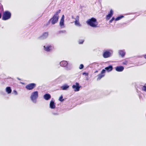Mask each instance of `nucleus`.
<instances>
[{"label":"nucleus","instance_id":"f257e3e1","mask_svg":"<svg viewBox=\"0 0 146 146\" xmlns=\"http://www.w3.org/2000/svg\"><path fill=\"white\" fill-rule=\"evenodd\" d=\"M86 23L88 25L92 27L96 28L98 27L97 20L94 17H92L88 20Z\"/></svg>","mask_w":146,"mask_h":146},{"label":"nucleus","instance_id":"f03ea898","mask_svg":"<svg viewBox=\"0 0 146 146\" xmlns=\"http://www.w3.org/2000/svg\"><path fill=\"white\" fill-rule=\"evenodd\" d=\"M60 66L65 68L66 70H70L72 68V65L71 63L68 64L67 61L63 60L60 63Z\"/></svg>","mask_w":146,"mask_h":146},{"label":"nucleus","instance_id":"7ed1b4c3","mask_svg":"<svg viewBox=\"0 0 146 146\" xmlns=\"http://www.w3.org/2000/svg\"><path fill=\"white\" fill-rule=\"evenodd\" d=\"M38 96V91H36L32 92L30 96L31 101L34 103L36 104L37 102V99Z\"/></svg>","mask_w":146,"mask_h":146},{"label":"nucleus","instance_id":"20e7f679","mask_svg":"<svg viewBox=\"0 0 146 146\" xmlns=\"http://www.w3.org/2000/svg\"><path fill=\"white\" fill-rule=\"evenodd\" d=\"M11 16V14L10 12L7 11H5L3 13L2 19L4 21L8 20L10 19Z\"/></svg>","mask_w":146,"mask_h":146},{"label":"nucleus","instance_id":"39448f33","mask_svg":"<svg viewBox=\"0 0 146 146\" xmlns=\"http://www.w3.org/2000/svg\"><path fill=\"white\" fill-rule=\"evenodd\" d=\"M58 17L54 15L52 18L50 19L47 23V25H48L50 22H51L52 25H54L58 21Z\"/></svg>","mask_w":146,"mask_h":146},{"label":"nucleus","instance_id":"423d86ee","mask_svg":"<svg viewBox=\"0 0 146 146\" xmlns=\"http://www.w3.org/2000/svg\"><path fill=\"white\" fill-rule=\"evenodd\" d=\"M44 50L47 52H50L54 48L51 45L47 44L44 46Z\"/></svg>","mask_w":146,"mask_h":146},{"label":"nucleus","instance_id":"0eeeda50","mask_svg":"<svg viewBox=\"0 0 146 146\" xmlns=\"http://www.w3.org/2000/svg\"><path fill=\"white\" fill-rule=\"evenodd\" d=\"M36 86L35 83H31L25 86V88L28 90H31L34 89Z\"/></svg>","mask_w":146,"mask_h":146},{"label":"nucleus","instance_id":"6e6552de","mask_svg":"<svg viewBox=\"0 0 146 146\" xmlns=\"http://www.w3.org/2000/svg\"><path fill=\"white\" fill-rule=\"evenodd\" d=\"M81 87V86L80 85L79 83L76 82L75 84L72 85V88L75 92H78L79 91Z\"/></svg>","mask_w":146,"mask_h":146},{"label":"nucleus","instance_id":"1a4fd4ad","mask_svg":"<svg viewBox=\"0 0 146 146\" xmlns=\"http://www.w3.org/2000/svg\"><path fill=\"white\" fill-rule=\"evenodd\" d=\"M105 70L103 69L101 73L98 75V80H100L105 75Z\"/></svg>","mask_w":146,"mask_h":146},{"label":"nucleus","instance_id":"9d476101","mask_svg":"<svg viewBox=\"0 0 146 146\" xmlns=\"http://www.w3.org/2000/svg\"><path fill=\"white\" fill-rule=\"evenodd\" d=\"M66 80V77L65 76H62L59 77L56 79V81L60 83L62 81H65Z\"/></svg>","mask_w":146,"mask_h":146},{"label":"nucleus","instance_id":"9b49d317","mask_svg":"<svg viewBox=\"0 0 146 146\" xmlns=\"http://www.w3.org/2000/svg\"><path fill=\"white\" fill-rule=\"evenodd\" d=\"M64 15H63L62 16L61 20L60 22V25L61 28H63L64 27Z\"/></svg>","mask_w":146,"mask_h":146},{"label":"nucleus","instance_id":"f8f14e48","mask_svg":"<svg viewBox=\"0 0 146 146\" xmlns=\"http://www.w3.org/2000/svg\"><path fill=\"white\" fill-rule=\"evenodd\" d=\"M48 36V33L46 32L40 36L39 38L41 40H43L46 39Z\"/></svg>","mask_w":146,"mask_h":146},{"label":"nucleus","instance_id":"ddd939ff","mask_svg":"<svg viewBox=\"0 0 146 146\" xmlns=\"http://www.w3.org/2000/svg\"><path fill=\"white\" fill-rule=\"evenodd\" d=\"M111 56V53L109 51H106L104 52L103 54V56L104 58H108Z\"/></svg>","mask_w":146,"mask_h":146},{"label":"nucleus","instance_id":"4468645a","mask_svg":"<svg viewBox=\"0 0 146 146\" xmlns=\"http://www.w3.org/2000/svg\"><path fill=\"white\" fill-rule=\"evenodd\" d=\"M113 11L112 9H111L108 14L106 16V19L107 20H109L112 16L113 14Z\"/></svg>","mask_w":146,"mask_h":146},{"label":"nucleus","instance_id":"2eb2a0df","mask_svg":"<svg viewBox=\"0 0 146 146\" xmlns=\"http://www.w3.org/2000/svg\"><path fill=\"white\" fill-rule=\"evenodd\" d=\"M124 69V67L122 66H119L115 67V70L117 72H122Z\"/></svg>","mask_w":146,"mask_h":146},{"label":"nucleus","instance_id":"dca6fc26","mask_svg":"<svg viewBox=\"0 0 146 146\" xmlns=\"http://www.w3.org/2000/svg\"><path fill=\"white\" fill-rule=\"evenodd\" d=\"M55 107L54 101L52 99L50 102V108L52 109H54L55 108Z\"/></svg>","mask_w":146,"mask_h":146},{"label":"nucleus","instance_id":"f3484780","mask_svg":"<svg viewBox=\"0 0 146 146\" xmlns=\"http://www.w3.org/2000/svg\"><path fill=\"white\" fill-rule=\"evenodd\" d=\"M113 69V67L111 65H109L108 66L105 68L104 70H105V71L106 70L108 72H109L111 71Z\"/></svg>","mask_w":146,"mask_h":146},{"label":"nucleus","instance_id":"a211bd4d","mask_svg":"<svg viewBox=\"0 0 146 146\" xmlns=\"http://www.w3.org/2000/svg\"><path fill=\"white\" fill-rule=\"evenodd\" d=\"M51 98V95L49 94H46L43 96L44 98L46 100H49Z\"/></svg>","mask_w":146,"mask_h":146},{"label":"nucleus","instance_id":"6ab92c4d","mask_svg":"<svg viewBox=\"0 0 146 146\" xmlns=\"http://www.w3.org/2000/svg\"><path fill=\"white\" fill-rule=\"evenodd\" d=\"M69 87V86L67 84H65L61 87V88L62 90H66Z\"/></svg>","mask_w":146,"mask_h":146},{"label":"nucleus","instance_id":"aec40b11","mask_svg":"<svg viewBox=\"0 0 146 146\" xmlns=\"http://www.w3.org/2000/svg\"><path fill=\"white\" fill-rule=\"evenodd\" d=\"M119 54L120 55L121 57H123L125 55V52L124 50H120L119 51Z\"/></svg>","mask_w":146,"mask_h":146},{"label":"nucleus","instance_id":"412c9836","mask_svg":"<svg viewBox=\"0 0 146 146\" xmlns=\"http://www.w3.org/2000/svg\"><path fill=\"white\" fill-rule=\"evenodd\" d=\"M12 91V90L10 87H7L6 88V92L8 94L11 93Z\"/></svg>","mask_w":146,"mask_h":146},{"label":"nucleus","instance_id":"4be33fe9","mask_svg":"<svg viewBox=\"0 0 146 146\" xmlns=\"http://www.w3.org/2000/svg\"><path fill=\"white\" fill-rule=\"evenodd\" d=\"M124 17V16L123 15H120L118 17H117V18H116L115 19V21H119L122 18H123Z\"/></svg>","mask_w":146,"mask_h":146},{"label":"nucleus","instance_id":"5701e85b","mask_svg":"<svg viewBox=\"0 0 146 146\" xmlns=\"http://www.w3.org/2000/svg\"><path fill=\"white\" fill-rule=\"evenodd\" d=\"M75 25L76 26H78L80 27L81 26V25L80 24L79 21H75Z\"/></svg>","mask_w":146,"mask_h":146},{"label":"nucleus","instance_id":"b1692460","mask_svg":"<svg viewBox=\"0 0 146 146\" xmlns=\"http://www.w3.org/2000/svg\"><path fill=\"white\" fill-rule=\"evenodd\" d=\"M61 11V10L60 9L58 11H57L55 14L54 15V16L58 17V14L60 13Z\"/></svg>","mask_w":146,"mask_h":146},{"label":"nucleus","instance_id":"393cba45","mask_svg":"<svg viewBox=\"0 0 146 146\" xmlns=\"http://www.w3.org/2000/svg\"><path fill=\"white\" fill-rule=\"evenodd\" d=\"M63 97L62 95H61L59 98V100L60 101L62 102L64 100V99H63Z\"/></svg>","mask_w":146,"mask_h":146},{"label":"nucleus","instance_id":"a878e982","mask_svg":"<svg viewBox=\"0 0 146 146\" xmlns=\"http://www.w3.org/2000/svg\"><path fill=\"white\" fill-rule=\"evenodd\" d=\"M84 41V40H79L78 41L79 44H82Z\"/></svg>","mask_w":146,"mask_h":146},{"label":"nucleus","instance_id":"bb28decb","mask_svg":"<svg viewBox=\"0 0 146 146\" xmlns=\"http://www.w3.org/2000/svg\"><path fill=\"white\" fill-rule=\"evenodd\" d=\"M142 90L146 92V86H143L142 88Z\"/></svg>","mask_w":146,"mask_h":146},{"label":"nucleus","instance_id":"cd10ccee","mask_svg":"<svg viewBox=\"0 0 146 146\" xmlns=\"http://www.w3.org/2000/svg\"><path fill=\"white\" fill-rule=\"evenodd\" d=\"M59 33H66V31L65 30L60 31L58 32Z\"/></svg>","mask_w":146,"mask_h":146},{"label":"nucleus","instance_id":"c85d7f7f","mask_svg":"<svg viewBox=\"0 0 146 146\" xmlns=\"http://www.w3.org/2000/svg\"><path fill=\"white\" fill-rule=\"evenodd\" d=\"M0 10L1 11H3V6L1 3H0Z\"/></svg>","mask_w":146,"mask_h":146},{"label":"nucleus","instance_id":"c756f323","mask_svg":"<svg viewBox=\"0 0 146 146\" xmlns=\"http://www.w3.org/2000/svg\"><path fill=\"white\" fill-rule=\"evenodd\" d=\"M84 65L82 64H81L79 67V68L80 69H82L83 68H84Z\"/></svg>","mask_w":146,"mask_h":146},{"label":"nucleus","instance_id":"7c9ffc66","mask_svg":"<svg viewBox=\"0 0 146 146\" xmlns=\"http://www.w3.org/2000/svg\"><path fill=\"white\" fill-rule=\"evenodd\" d=\"M115 18L114 17H112L111 19L109 21L110 23H111L114 20H115Z\"/></svg>","mask_w":146,"mask_h":146},{"label":"nucleus","instance_id":"2f4dec72","mask_svg":"<svg viewBox=\"0 0 146 146\" xmlns=\"http://www.w3.org/2000/svg\"><path fill=\"white\" fill-rule=\"evenodd\" d=\"M75 21H79V16H77L75 19Z\"/></svg>","mask_w":146,"mask_h":146},{"label":"nucleus","instance_id":"473e14b6","mask_svg":"<svg viewBox=\"0 0 146 146\" xmlns=\"http://www.w3.org/2000/svg\"><path fill=\"white\" fill-rule=\"evenodd\" d=\"M82 74L83 75H85L86 76H88V73L84 72Z\"/></svg>","mask_w":146,"mask_h":146},{"label":"nucleus","instance_id":"72a5a7b5","mask_svg":"<svg viewBox=\"0 0 146 146\" xmlns=\"http://www.w3.org/2000/svg\"><path fill=\"white\" fill-rule=\"evenodd\" d=\"M13 92L15 93V95H17L18 94L16 90H14L13 91Z\"/></svg>","mask_w":146,"mask_h":146},{"label":"nucleus","instance_id":"f704fd0d","mask_svg":"<svg viewBox=\"0 0 146 146\" xmlns=\"http://www.w3.org/2000/svg\"><path fill=\"white\" fill-rule=\"evenodd\" d=\"M127 61H125L124 62H123L122 64L123 65H127Z\"/></svg>","mask_w":146,"mask_h":146},{"label":"nucleus","instance_id":"c9c22d12","mask_svg":"<svg viewBox=\"0 0 146 146\" xmlns=\"http://www.w3.org/2000/svg\"><path fill=\"white\" fill-rule=\"evenodd\" d=\"M2 16V15L1 13L0 12V19L1 18Z\"/></svg>","mask_w":146,"mask_h":146},{"label":"nucleus","instance_id":"e433bc0d","mask_svg":"<svg viewBox=\"0 0 146 146\" xmlns=\"http://www.w3.org/2000/svg\"><path fill=\"white\" fill-rule=\"evenodd\" d=\"M144 58L146 59V54L145 55H144Z\"/></svg>","mask_w":146,"mask_h":146},{"label":"nucleus","instance_id":"4c0bfd02","mask_svg":"<svg viewBox=\"0 0 146 146\" xmlns=\"http://www.w3.org/2000/svg\"><path fill=\"white\" fill-rule=\"evenodd\" d=\"M53 114L54 115H58V113H53Z\"/></svg>","mask_w":146,"mask_h":146},{"label":"nucleus","instance_id":"58836bf2","mask_svg":"<svg viewBox=\"0 0 146 146\" xmlns=\"http://www.w3.org/2000/svg\"><path fill=\"white\" fill-rule=\"evenodd\" d=\"M17 79L18 80H21V79L19 78H17Z\"/></svg>","mask_w":146,"mask_h":146},{"label":"nucleus","instance_id":"ea45409f","mask_svg":"<svg viewBox=\"0 0 146 146\" xmlns=\"http://www.w3.org/2000/svg\"><path fill=\"white\" fill-rule=\"evenodd\" d=\"M72 19H75V18H74V17L73 16H72Z\"/></svg>","mask_w":146,"mask_h":146},{"label":"nucleus","instance_id":"a19ab883","mask_svg":"<svg viewBox=\"0 0 146 146\" xmlns=\"http://www.w3.org/2000/svg\"><path fill=\"white\" fill-rule=\"evenodd\" d=\"M98 70H96L95 71V73L98 72Z\"/></svg>","mask_w":146,"mask_h":146},{"label":"nucleus","instance_id":"79ce46f5","mask_svg":"<svg viewBox=\"0 0 146 146\" xmlns=\"http://www.w3.org/2000/svg\"><path fill=\"white\" fill-rule=\"evenodd\" d=\"M21 83L22 84H24V83L23 82H21Z\"/></svg>","mask_w":146,"mask_h":146}]
</instances>
